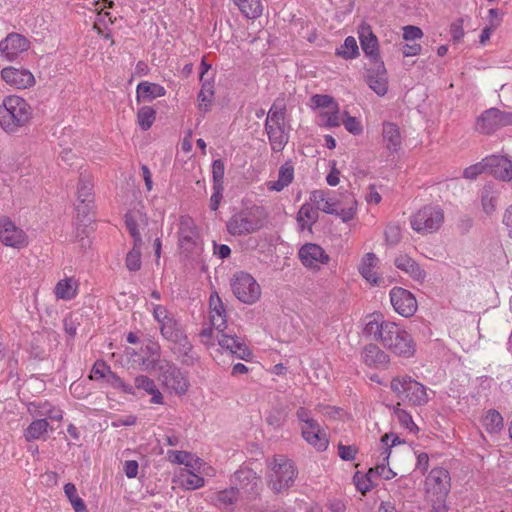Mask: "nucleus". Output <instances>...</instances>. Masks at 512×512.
Instances as JSON below:
<instances>
[{
  "instance_id": "bf43d9fd",
  "label": "nucleus",
  "mask_w": 512,
  "mask_h": 512,
  "mask_svg": "<svg viewBox=\"0 0 512 512\" xmlns=\"http://www.w3.org/2000/svg\"><path fill=\"white\" fill-rule=\"evenodd\" d=\"M487 165H486V158H484L481 162H478L476 164H473L463 171V177L466 179L474 180L482 173H487Z\"/></svg>"
},
{
  "instance_id": "a211bd4d",
  "label": "nucleus",
  "mask_w": 512,
  "mask_h": 512,
  "mask_svg": "<svg viewBox=\"0 0 512 512\" xmlns=\"http://www.w3.org/2000/svg\"><path fill=\"white\" fill-rule=\"evenodd\" d=\"M391 321L385 320L381 312L365 315L359 322L360 336L380 342L385 331V325Z\"/></svg>"
},
{
  "instance_id": "c9c22d12",
  "label": "nucleus",
  "mask_w": 512,
  "mask_h": 512,
  "mask_svg": "<svg viewBox=\"0 0 512 512\" xmlns=\"http://www.w3.org/2000/svg\"><path fill=\"white\" fill-rule=\"evenodd\" d=\"M318 210L327 214H335L345 223L352 219V209H340L338 200L331 198L328 195L323 203L317 208V211Z\"/></svg>"
},
{
  "instance_id": "8fccbe9b",
  "label": "nucleus",
  "mask_w": 512,
  "mask_h": 512,
  "mask_svg": "<svg viewBox=\"0 0 512 512\" xmlns=\"http://www.w3.org/2000/svg\"><path fill=\"white\" fill-rule=\"evenodd\" d=\"M143 243H133L132 249L127 253L125 264L129 271H138L141 268V249Z\"/></svg>"
},
{
  "instance_id": "72a5a7b5",
  "label": "nucleus",
  "mask_w": 512,
  "mask_h": 512,
  "mask_svg": "<svg viewBox=\"0 0 512 512\" xmlns=\"http://www.w3.org/2000/svg\"><path fill=\"white\" fill-rule=\"evenodd\" d=\"M126 227L134 240V243H143L139 228L147 224V219L142 215L139 210L129 211L125 215Z\"/></svg>"
},
{
  "instance_id": "ea45409f",
  "label": "nucleus",
  "mask_w": 512,
  "mask_h": 512,
  "mask_svg": "<svg viewBox=\"0 0 512 512\" xmlns=\"http://www.w3.org/2000/svg\"><path fill=\"white\" fill-rule=\"evenodd\" d=\"M318 220V211L310 204H303L297 213V222L301 230L311 228Z\"/></svg>"
},
{
  "instance_id": "cd10ccee",
  "label": "nucleus",
  "mask_w": 512,
  "mask_h": 512,
  "mask_svg": "<svg viewBox=\"0 0 512 512\" xmlns=\"http://www.w3.org/2000/svg\"><path fill=\"white\" fill-rule=\"evenodd\" d=\"M300 429L304 440L317 451L322 452L327 449L329 444L328 437L326 433L321 430L318 423L300 427Z\"/></svg>"
},
{
  "instance_id": "2eb2a0df",
  "label": "nucleus",
  "mask_w": 512,
  "mask_h": 512,
  "mask_svg": "<svg viewBox=\"0 0 512 512\" xmlns=\"http://www.w3.org/2000/svg\"><path fill=\"white\" fill-rule=\"evenodd\" d=\"M389 298L394 311L402 317H412L418 309L415 296L405 288L393 287L389 292Z\"/></svg>"
},
{
  "instance_id": "09e8293b",
  "label": "nucleus",
  "mask_w": 512,
  "mask_h": 512,
  "mask_svg": "<svg viewBox=\"0 0 512 512\" xmlns=\"http://www.w3.org/2000/svg\"><path fill=\"white\" fill-rule=\"evenodd\" d=\"M393 416L395 417V419H397V421L400 423L402 427L406 428L410 432L415 433L418 431V427L414 423L412 416L406 410L401 408L400 403H397L393 407Z\"/></svg>"
},
{
  "instance_id": "412c9836",
  "label": "nucleus",
  "mask_w": 512,
  "mask_h": 512,
  "mask_svg": "<svg viewBox=\"0 0 512 512\" xmlns=\"http://www.w3.org/2000/svg\"><path fill=\"white\" fill-rule=\"evenodd\" d=\"M1 78L7 85L15 89H27L35 84L34 75L28 69L14 66L3 68Z\"/></svg>"
},
{
  "instance_id": "3c124183",
  "label": "nucleus",
  "mask_w": 512,
  "mask_h": 512,
  "mask_svg": "<svg viewBox=\"0 0 512 512\" xmlns=\"http://www.w3.org/2000/svg\"><path fill=\"white\" fill-rule=\"evenodd\" d=\"M64 493L71 503L75 512H86V505L84 501L78 496L77 490L74 484L67 483L64 485Z\"/></svg>"
},
{
  "instance_id": "864d4df0",
  "label": "nucleus",
  "mask_w": 512,
  "mask_h": 512,
  "mask_svg": "<svg viewBox=\"0 0 512 512\" xmlns=\"http://www.w3.org/2000/svg\"><path fill=\"white\" fill-rule=\"evenodd\" d=\"M156 111L150 106H143L138 110L137 122L143 131L148 130L155 121Z\"/></svg>"
},
{
  "instance_id": "0eeeda50",
  "label": "nucleus",
  "mask_w": 512,
  "mask_h": 512,
  "mask_svg": "<svg viewBox=\"0 0 512 512\" xmlns=\"http://www.w3.org/2000/svg\"><path fill=\"white\" fill-rule=\"evenodd\" d=\"M178 244L182 253L189 258H195L203 250L199 232L194 220L187 215L179 218Z\"/></svg>"
},
{
  "instance_id": "423d86ee",
  "label": "nucleus",
  "mask_w": 512,
  "mask_h": 512,
  "mask_svg": "<svg viewBox=\"0 0 512 512\" xmlns=\"http://www.w3.org/2000/svg\"><path fill=\"white\" fill-rule=\"evenodd\" d=\"M296 476L297 470L293 461L285 456H276L271 463L268 486L273 492L280 493L293 485Z\"/></svg>"
},
{
  "instance_id": "680f3d73",
  "label": "nucleus",
  "mask_w": 512,
  "mask_h": 512,
  "mask_svg": "<svg viewBox=\"0 0 512 512\" xmlns=\"http://www.w3.org/2000/svg\"><path fill=\"white\" fill-rule=\"evenodd\" d=\"M110 367L103 361H96L92 367L89 378L91 380H100L106 378L110 371Z\"/></svg>"
},
{
  "instance_id": "de8ad7c7",
  "label": "nucleus",
  "mask_w": 512,
  "mask_h": 512,
  "mask_svg": "<svg viewBox=\"0 0 512 512\" xmlns=\"http://www.w3.org/2000/svg\"><path fill=\"white\" fill-rule=\"evenodd\" d=\"M214 100L213 85L209 82L202 84V88L198 94V107L202 111H209Z\"/></svg>"
},
{
  "instance_id": "774afa93",
  "label": "nucleus",
  "mask_w": 512,
  "mask_h": 512,
  "mask_svg": "<svg viewBox=\"0 0 512 512\" xmlns=\"http://www.w3.org/2000/svg\"><path fill=\"white\" fill-rule=\"evenodd\" d=\"M423 37V31L413 25H407L403 27V39L406 41H415Z\"/></svg>"
},
{
  "instance_id": "6ab92c4d",
  "label": "nucleus",
  "mask_w": 512,
  "mask_h": 512,
  "mask_svg": "<svg viewBox=\"0 0 512 512\" xmlns=\"http://www.w3.org/2000/svg\"><path fill=\"white\" fill-rule=\"evenodd\" d=\"M30 42L23 35L10 33L0 41V54L7 61L16 60L23 52L29 49Z\"/></svg>"
},
{
  "instance_id": "a19ab883",
  "label": "nucleus",
  "mask_w": 512,
  "mask_h": 512,
  "mask_svg": "<svg viewBox=\"0 0 512 512\" xmlns=\"http://www.w3.org/2000/svg\"><path fill=\"white\" fill-rule=\"evenodd\" d=\"M240 11L249 19L258 18L262 14L261 0H233Z\"/></svg>"
},
{
  "instance_id": "a18cd8bd",
  "label": "nucleus",
  "mask_w": 512,
  "mask_h": 512,
  "mask_svg": "<svg viewBox=\"0 0 512 512\" xmlns=\"http://www.w3.org/2000/svg\"><path fill=\"white\" fill-rule=\"evenodd\" d=\"M168 459L172 463L184 464L185 466L195 469L196 465L200 463V459H194L193 455L186 451H173L167 453Z\"/></svg>"
},
{
  "instance_id": "dca6fc26",
  "label": "nucleus",
  "mask_w": 512,
  "mask_h": 512,
  "mask_svg": "<svg viewBox=\"0 0 512 512\" xmlns=\"http://www.w3.org/2000/svg\"><path fill=\"white\" fill-rule=\"evenodd\" d=\"M358 39L361 50L365 57L371 62H380V45L377 36L374 34L372 27L362 22L357 28Z\"/></svg>"
},
{
  "instance_id": "9d476101",
  "label": "nucleus",
  "mask_w": 512,
  "mask_h": 512,
  "mask_svg": "<svg viewBox=\"0 0 512 512\" xmlns=\"http://www.w3.org/2000/svg\"><path fill=\"white\" fill-rule=\"evenodd\" d=\"M510 125H512V111L492 107L478 116L475 130L480 134L491 135L497 130Z\"/></svg>"
},
{
  "instance_id": "37998d69",
  "label": "nucleus",
  "mask_w": 512,
  "mask_h": 512,
  "mask_svg": "<svg viewBox=\"0 0 512 512\" xmlns=\"http://www.w3.org/2000/svg\"><path fill=\"white\" fill-rule=\"evenodd\" d=\"M483 426L489 433L500 432L504 426L502 415L494 409L488 410L483 418Z\"/></svg>"
},
{
  "instance_id": "a878e982",
  "label": "nucleus",
  "mask_w": 512,
  "mask_h": 512,
  "mask_svg": "<svg viewBox=\"0 0 512 512\" xmlns=\"http://www.w3.org/2000/svg\"><path fill=\"white\" fill-rule=\"evenodd\" d=\"M500 196V190L498 187L492 183H486L479 190V200L481 204L482 211L487 216H492L497 210L498 200Z\"/></svg>"
},
{
  "instance_id": "f704fd0d",
  "label": "nucleus",
  "mask_w": 512,
  "mask_h": 512,
  "mask_svg": "<svg viewBox=\"0 0 512 512\" xmlns=\"http://www.w3.org/2000/svg\"><path fill=\"white\" fill-rule=\"evenodd\" d=\"M294 179V168L286 163L282 165L278 172V179L267 182V189L270 191H282L285 187L292 183Z\"/></svg>"
},
{
  "instance_id": "338daca9",
  "label": "nucleus",
  "mask_w": 512,
  "mask_h": 512,
  "mask_svg": "<svg viewBox=\"0 0 512 512\" xmlns=\"http://www.w3.org/2000/svg\"><path fill=\"white\" fill-rule=\"evenodd\" d=\"M501 223L506 231L507 237L512 239V203L504 209Z\"/></svg>"
},
{
  "instance_id": "ddd939ff",
  "label": "nucleus",
  "mask_w": 512,
  "mask_h": 512,
  "mask_svg": "<svg viewBox=\"0 0 512 512\" xmlns=\"http://www.w3.org/2000/svg\"><path fill=\"white\" fill-rule=\"evenodd\" d=\"M450 480L448 470L442 467L433 468L425 480L426 497H447L451 488Z\"/></svg>"
},
{
  "instance_id": "b1692460",
  "label": "nucleus",
  "mask_w": 512,
  "mask_h": 512,
  "mask_svg": "<svg viewBox=\"0 0 512 512\" xmlns=\"http://www.w3.org/2000/svg\"><path fill=\"white\" fill-rule=\"evenodd\" d=\"M487 173L504 182L512 180V161L502 155L486 157Z\"/></svg>"
},
{
  "instance_id": "2f4dec72",
  "label": "nucleus",
  "mask_w": 512,
  "mask_h": 512,
  "mask_svg": "<svg viewBox=\"0 0 512 512\" xmlns=\"http://www.w3.org/2000/svg\"><path fill=\"white\" fill-rule=\"evenodd\" d=\"M378 262L379 260L377 256L374 253L369 252L363 257L358 267L360 275L366 280L367 283L373 286L378 285L382 280L375 270Z\"/></svg>"
},
{
  "instance_id": "1a4fd4ad",
  "label": "nucleus",
  "mask_w": 512,
  "mask_h": 512,
  "mask_svg": "<svg viewBox=\"0 0 512 512\" xmlns=\"http://www.w3.org/2000/svg\"><path fill=\"white\" fill-rule=\"evenodd\" d=\"M158 371V380L169 392L176 395H184L189 389V381L186 375L171 361H162Z\"/></svg>"
},
{
  "instance_id": "9b49d317",
  "label": "nucleus",
  "mask_w": 512,
  "mask_h": 512,
  "mask_svg": "<svg viewBox=\"0 0 512 512\" xmlns=\"http://www.w3.org/2000/svg\"><path fill=\"white\" fill-rule=\"evenodd\" d=\"M231 288L236 298L245 304H253L261 296L260 285L246 272L241 271L233 276Z\"/></svg>"
},
{
  "instance_id": "e2e57ef3",
  "label": "nucleus",
  "mask_w": 512,
  "mask_h": 512,
  "mask_svg": "<svg viewBox=\"0 0 512 512\" xmlns=\"http://www.w3.org/2000/svg\"><path fill=\"white\" fill-rule=\"evenodd\" d=\"M224 171V162L221 159L214 160L212 164L213 186H223Z\"/></svg>"
},
{
  "instance_id": "6e6d98bb",
  "label": "nucleus",
  "mask_w": 512,
  "mask_h": 512,
  "mask_svg": "<svg viewBox=\"0 0 512 512\" xmlns=\"http://www.w3.org/2000/svg\"><path fill=\"white\" fill-rule=\"evenodd\" d=\"M181 478V485L190 490L198 489L204 486V478L201 476H198L190 471H183L180 474Z\"/></svg>"
},
{
  "instance_id": "4d7b16f0",
  "label": "nucleus",
  "mask_w": 512,
  "mask_h": 512,
  "mask_svg": "<svg viewBox=\"0 0 512 512\" xmlns=\"http://www.w3.org/2000/svg\"><path fill=\"white\" fill-rule=\"evenodd\" d=\"M105 382L111 387L121 390L123 393L134 395L133 386L125 383L116 373L111 370L106 376Z\"/></svg>"
},
{
  "instance_id": "c85d7f7f",
  "label": "nucleus",
  "mask_w": 512,
  "mask_h": 512,
  "mask_svg": "<svg viewBox=\"0 0 512 512\" xmlns=\"http://www.w3.org/2000/svg\"><path fill=\"white\" fill-rule=\"evenodd\" d=\"M232 482L249 494H256L260 478L252 469L244 467L234 473Z\"/></svg>"
},
{
  "instance_id": "4be33fe9",
  "label": "nucleus",
  "mask_w": 512,
  "mask_h": 512,
  "mask_svg": "<svg viewBox=\"0 0 512 512\" xmlns=\"http://www.w3.org/2000/svg\"><path fill=\"white\" fill-rule=\"evenodd\" d=\"M360 360L366 366L378 370L388 369L391 362L389 354L374 343H369L363 347Z\"/></svg>"
},
{
  "instance_id": "39448f33",
  "label": "nucleus",
  "mask_w": 512,
  "mask_h": 512,
  "mask_svg": "<svg viewBox=\"0 0 512 512\" xmlns=\"http://www.w3.org/2000/svg\"><path fill=\"white\" fill-rule=\"evenodd\" d=\"M390 389L412 406H424L429 401L427 387L409 375L392 378Z\"/></svg>"
},
{
  "instance_id": "0e129e2a",
  "label": "nucleus",
  "mask_w": 512,
  "mask_h": 512,
  "mask_svg": "<svg viewBox=\"0 0 512 512\" xmlns=\"http://www.w3.org/2000/svg\"><path fill=\"white\" fill-rule=\"evenodd\" d=\"M285 414L281 408H273L268 416L266 417V422L275 428H279L284 424Z\"/></svg>"
},
{
  "instance_id": "c756f323",
  "label": "nucleus",
  "mask_w": 512,
  "mask_h": 512,
  "mask_svg": "<svg viewBox=\"0 0 512 512\" xmlns=\"http://www.w3.org/2000/svg\"><path fill=\"white\" fill-rule=\"evenodd\" d=\"M394 265L417 282H423L426 278V272L407 254L396 256Z\"/></svg>"
},
{
  "instance_id": "4c0bfd02",
  "label": "nucleus",
  "mask_w": 512,
  "mask_h": 512,
  "mask_svg": "<svg viewBox=\"0 0 512 512\" xmlns=\"http://www.w3.org/2000/svg\"><path fill=\"white\" fill-rule=\"evenodd\" d=\"M166 93L163 86L155 83L141 82L137 86V97L146 101L162 97Z\"/></svg>"
},
{
  "instance_id": "79ce46f5",
  "label": "nucleus",
  "mask_w": 512,
  "mask_h": 512,
  "mask_svg": "<svg viewBox=\"0 0 512 512\" xmlns=\"http://www.w3.org/2000/svg\"><path fill=\"white\" fill-rule=\"evenodd\" d=\"M77 196L79 202L93 203V182L89 175H81L77 188Z\"/></svg>"
},
{
  "instance_id": "7ed1b4c3",
  "label": "nucleus",
  "mask_w": 512,
  "mask_h": 512,
  "mask_svg": "<svg viewBox=\"0 0 512 512\" xmlns=\"http://www.w3.org/2000/svg\"><path fill=\"white\" fill-rule=\"evenodd\" d=\"M268 213L263 206L253 205L233 214L226 223L232 236H246L264 228Z\"/></svg>"
},
{
  "instance_id": "13d9d810",
  "label": "nucleus",
  "mask_w": 512,
  "mask_h": 512,
  "mask_svg": "<svg viewBox=\"0 0 512 512\" xmlns=\"http://www.w3.org/2000/svg\"><path fill=\"white\" fill-rule=\"evenodd\" d=\"M152 314L155 321L158 323L159 328L168 324L175 317L167 310L165 306L154 304L152 305Z\"/></svg>"
},
{
  "instance_id": "aec40b11",
  "label": "nucleus",
  "mask_w": 512,
  "mask_h": 512,
  "mask_svg": "<svg viewBox=\"0 0 512 512\" xmlns=\"http://www.w3.org/2000/svg\"><path fill=\"white\" fill-rule=\"evenodd\" d=\"M224 330L225 329L217 331L216 339L218 345L239 359L246 361L249 360L252 356V353L244 341L236 335L225 333Z\"/></svg>"
},
{
  "instance_id": "e433bc0d",
  "label": "nucleus",
  "mask_w": 512,
  "mask_h": 512,
  "mask_svg": "<svg viewBox=\"0 0 512 512\" xmlns=\"http://www.w3.org/2000/svg\"><path fill=\"white\" fill-rule=\"evenodd\" d=\"M239 498V491L237 487H231L218 491L214 494L212 501L215 506L220 509L231 508Z\"/></svg>"
},
{
  "instance_id": "58836bf2",
  "label": "nucleus",
  "mask_w": 512,
  "mask_h": 512,
  "mask_svg": "<svg viewBox=\"0 0 512 512\" xmlns=\"http://www.w3.org/2000/svg\"><path fill=\"white\" fill-rule=\"evenodd\" d=\"M78 283L73 278H65L60 280L54 289L58 299L71 300L76 296Z\"/></svg>"
},
{
  "instance_id": "052dcab7",
  "label": "nucleus",
  "mask_w": 512,
  "mask_h": 512,
  "mask_svg": "<svg viewBox=\"0 0 512 512\" xmlns=\"http://www.w3.org/2000/svg\"><path fill=\"white\" fill-rule=\"evenodd\" d=\"M370 476L374 478H382L390 480L396 476V473L386 464H379L374 468H370Z\"/></svg>"
},
{
  "instance_id": "69168bd1",
  "label": "nucleus",
  "mask_w": 512,
  "mask_h": 512,
  "mask_svg": "<svg viewBox=\"0 0 512 512\" xmlns=\"http://www.w3.org/2000/svg\"><path fill=\"white\" fill-rule=\"evenodd\" d=\"M385 239L390 245H395L401 240V230L396 224H389L385 229Z\"/></svg>"
},
{
  "instance_id": "49530a36",
  "label": "nucleus",
  "mask_w": 512,
  "mask_h": 512,
  "mask_svg": "<svg viewBox=\"0 0 512 512\" xmlns=\"http://www.w3.org/2000/svg\"><path fill=\"white\" fill-rule=\"evenodd\" d=\"M318 124L324 127H336L340 124L339 106L335 109H324L318 112Z\"/></svg>"
},
{
  "instance_id": "f3484780",
  "label": "nucleus",
  "mask_w": 512,
  "mask_h": 512,
  "mask_svg": "<svg viewBox=\"0 0 512 512\" xmlns=\"http://www.w3.org/2000/svg\"><path fill=\"white\" fill-rule=\"evenodd\" d=\"M298 257L302 265L312 271H319L330 260L325 250L315 243H306L301 246Z\"/></svg>"
},
{
  "instance_id": "f03ea898",
  "label": "nucleus",
  "mask_w": 512,
  "mask_h": 512,
  "mask_svg": "<svg viewBox=\"0 0 512 512\" xmlns=\"http://www.w3.org/2000/svg\"><path fill=\"white\" fill-rule=\"evenodd\" d=\"M286 106L277 99L267 113L265 120V132L267 134L271 150L281 152L289 142L290 126L285 123Z\"/></svg>"
},
{
  "instance_id": "5fc2aeb1",
  "label": "nucleus",
  "mask_w": 512,
  "mask_h": 512,
  "mask_svg": "<svg viewBox=\"0 0 512 512\" xmlns=\"http://www.w3.org/2000/svg\"><path fill=\"white\" fill-rule=\"evenodd\" d=\"M374 480V476H370V470L365 475H360L359 472L354 474V485L362 495H365L372 489L375 485Z\"/></svg>"
},
{
  "instance_id": "f8f14e48",
  "label": "nucleus",
  "mask_w": 512,
  "mask_h": 512,
  "mask_svg": "<svg viewBox=\"0 0 512 512\" xmlns=\"http://www.w3.org/2000/svg\"><path fill=\"white\" fill-rule=\"evenodd\" d=\"M167 323L168 324L163 327H160L161 336L174 345L173 349L176 353L193 360V356L190 355L192 352V345L180 323L175 318Z\"/></svg>"
},
{
  "instance_id": "603ef678",
  "label": "nucleus",
  "mask_w": 512,
  "mask_h": 512,
  "mask_svg": "<svg viewBox=\"0 0 512 512\" xmlns=\"http://www.w3.org/2000/svg\"><path fill=\"white\" fill-rule=\"evenodd\" d=\"M338 106L333 97L326 94H315L310 98V107L314 110L335 109Z\"/></svg>"
},
{
  "instance_id": "5701e85b",
  "label": "nucleus",
  "mask_w": 512,
  "mask_h": 512,
  "mask_svg": "<svg viewBox=\"0 0 512 512\" xmlns=\"http://www.w3.org/2000/svg\"><path fill=\"white\" fill-rule=\"evenodd\" d=\"M371 64L373 67L366 69V83L377 95L384 96L388 90V77L384 62Z\"/></svg>"
},
{
  "instance_id": "c03bdc74",
  "label": "nucleus",
  "mask_w": 512,
  "mask_h": 512,
  "mask_svg": "<svg viewBox=\"0 0 512 512\" xmlns=\"http://www.w3.org/2000/svg\"><path fill=\"white\" fill-rule=\"evenodd\" d=\"M49 423L46 419H38L33 421L25 430V438L27 441L42 438L48 431Z\"/></svg>"
},
{
  "instance_id": "393cba45",
  "label": "nucleus",
  "mask_w": 512,
  "mask_h": 512,
  "mask_svg": "<svg viewBox=\"0 0 512 512\" xmlns=\"http://www.w3.org/2000/svg\"><path fill=\"white\" fill-rule=\"evenodd\" d=\"M144 355L139 358V364L141 370L145 372H151L158 370L162 361H168L167 359H161V349L158 343L149 341L143 348Z\"/></svg>"
},
{
  "instance_id": "20e7f679",
  "label": "nucleus",
  "mask_w": 512,
  "mask_h": 512,
  "mask_svg": "<svg viewBox=\"0 0 512 512\" xmlns=\"http://www.w3.org/2000/svg\"><path fill=\"white\" fill-rule=\"evenodd\" d=\"M385 328L380 341L383 347L398 357H413L416 352V343L412 335L393 321L386 324Z\"/></svg>"
},
{
  "instance_id": "6e6552de",
  "label": "nucleus",
  "mask_w": 512,
  "mask_h": 512,
  "mask_svg": "<svg viewBox=\"0 0 512 512\" xmlns=\"http://www.w3.org/2000/svg\"><path fill=\"white\" fill-rule=\"evenodd\" d=\"M444 222V212L439 206L426 205L414 213L410 224L420 234L433 233L440 229Z\"/></svg>"
},
{
  "instance_id": "f257e3e1",
  "label": "nucleus",
  "mask_w": 512,
  "mask_h": 512,
  "mask_svg": "<svg viewBox=\"0 0 512 512\" xmlns=\"http://www.w3.org/2000/svg\"><path fill=\"white\" fill-rule=\"evenodd\" d=\"M33 118L31 105L22 97L9 95L0 104V127L7 134H16L27 127Z\"/></svg>"
},
{
  "instance_id": "7c9ffc66",
  "label": "nucleus",
  "mask_w": 512,
  "mask_h": 512,
  "mask_svg": "<svg viewBox=\"0 0 512 512\" xmlns=\"http://www.w3.org/2000/svg\"><path fill=\"white\" fill-rule=\"evenodd\" d=\"M134 391L142 390L151 395L150 402L153 404H163L164 397L158 389L155 381L147 375L140 374L134 378Z\"/></svg>"
},
{
  "instance_id": "bb28decb",
  "label": "nucleus",
  "mask_w": 512,
  "mask_h": 512,
  "mask_svg": "<svg viewBox=\"0 0 512 512\" xmlns=\"http://www.w3.org/2000/svg\"><path fill=\"white\" fill-rule=\"evenodd\" d=\"M226 309L219 295L214 292L211 293L209 299V317L211 325L217 331L226 329Z\"/></svg>"
},
{
  "instance_id": "473e14b6",
  "label": "nucleus",
  "mask_w": 512,
  "mask_h": 512,
  "mask_svg": "<svg viewBox=\"0 0 512 512\" xmlns=\"http://www.w3.org/2000/svg\"><path fill=\"white\" fill-rule=\"evenodd\" d=\"M382 137L385 148L392 152H398L402 145V136L400 128L392 122H384L382 128Z\"/></svg>"
},
{
  "instance_id": "4468645a",
  "label": "nucleus",
  "mask_w": 512,
  "mask_h": 512,
  "mask_svg": "<svg viewBox=\"0 0 512 512\" xmlns=\"http://www.w3.org/2000/svg\"><path fill=\"white\" fill-rule=\"evenodd\" d=\"M0 242L7 247L22 249L28 245V236L9 217L2 215L0 216Z\"/></svg>"
}]
</instances>
